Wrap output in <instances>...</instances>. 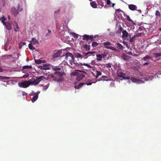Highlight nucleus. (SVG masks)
<instances>
[{
  "instance_id": "nucleus-1",
  "label": "nucleus",
  "mask_w": 161,
  "mask_h": 161,
  "mask_svg": "<svg viewBox=\"0 0 161 161\" xmlns=\"http://www.w3.org/2000/svg\"><path fill=\"white\" fill-rule=\"evenodd\" d=\"M65 59L67 61H69L70 64L72 65L73 63L75 64L74 63L75 58L71 53L69 52L67 53L65 55Z\"/></svg>"
},
{
  "instance_id": "nucleus-2",
  "label": "nucleus",
  "mask_w": 161,
  "mask_h": 161,
  "mask_svg": "<svg viewBox=\"0 0 161 161\" xmlns=\"http://www.w3.org/2000/svg\"><path fill=\"white\" fill-rule=\"evenodd\" d=\"M122 37L123 39L128 40L130 38L131 35L129 34L126 30L122 31Z\"/></svg>"
},
{
  "instance_id": "nucleus-3",
  "label": "nucleus",
  "mask_w": 161,
  "mask_h": 161,
  "mask_svg": "<svg viewBox=\"0 0 161 161\" xmlns=\"http://www.w3.org/2000/svg\"><path fill=\"white\" fill-rule=\"evenodd\" d=\"M19 86L20 87L26 88L29 86L31 85L30 80L24 81L22 82L20 84H19Z\"/></svg>"
},
{
  "instance_id": "nucleus-4",
  "label": "nucleus",
  "mask_w": 161,
  "mask_h": 161,
  "mask_svg": "<svg viewBox=\"0 0 161 161\" xmlns=\"http://www.w3.org/2000/svg\"><path fill=\"white\" fill-rule=\"evenodd\" d=\"M62 53V52L61 50H58L54 53L53 56V57L54 58L59 57L60 56Z\"/></svg>"
},
{
  "instance_id": "nucleus-5",
  "label": "nucleus",
  "mask_w": 161,
  "mask_h": 161,
  "mask_svg": "<svg viewBox=\"0 0 161 161\" xmlns=\"http://www.w3.org/2000/svg\"><path fill=\"white\" fill-rule=\"evenodd\" d=\"M155 14L156 16V19H158L159 21L161 19V14L158 10H156Z\"/></svg>"
},
{
  "instance_id": "nucleus-6",
  "label": "nucleus",
  "mask_w": 161,
  "mask_h": 161,
  "mask_svg": "<svg viewBox=\"0 0 161 161\" xmlns=\"http://www.w3.org/2000/svg\"><path fill=\"white\" fill-rule=\"evenodd\" d=\"M49 64H44L43 65L39 66L38 68L42 70H48L50 69L48 66L49 65Z\"/></svg>"
},
{
  "instance_id": "nucleus-7",
  "label": "nucleus",
  "mask_w": 161,
  "mask_h": 161,
  "mask_svg": "<svg viewBox=\"0 0 161 161\" xmlns=\"http://www.w3.org/2000/svg\"><path fill=\"white\" fill-rule=\"evenodd\" d=\"M6 28L8 30H10L11 29L12 25L9 21H7L6 22L5 25H4Z\"/></svg>"
},
{
  "instance_id": "nucleus-8",
  "label": "nucleus",
  "mask_w": 161,
  "mask_h": 161,
  "mask_svg": "<svg viewBox=\"0 0 161 161\" xmlns=\"http://www.w3.org/2000/svg\"><path fill=\"white\" fill-rule=\"evenodd\" d=\"M95 52H89L87 53H83V57L85 58H87L88 56H89L90 54H93Z\"/></svg>"
},
{
  "instance_id": "nucleus-9",
  "label": "nucleus",
  "mask_w": 161,
  "mask_h": 161,
  "mask_svg": "<svg viewBox=\"0 0 161 161\" xmlns=\"http://www.w3.org/2000/svg\"><path fill=\"white\" fill-rule=\"evenodd\" d=\"M85 75L83 73L78 75L76 78V80L78 81H80L85 76Z\"/></svg>"
},
{
  "instance_id": "nucleus-10",
  "label": "nucleus",
  "mask_w": 161,
  "mask_h": 161,
  "mask_svg": "<svg viewBox=\"0 0 161 161\" xmlns=\"http://www.w3.org/2000/svg\"><path fill=\"white\" fill-rule=\"evenodd\" d=\"M117 76L120 78H123L125 75V74L120 70L118 71L117 72Z\"/></svg>"
},
{
  "instance_id": "nucleus-11",
  "label": "nucleus",
  "mask_w": 161,
  "mask_h": 161,
  "mask_svg": "<svg viewBox=\"0 0 161 161\" xmlns=\"http://www.w3.org/2000/svg\"><path fill=\"white\" fill-rule=\"evenodd\" d=\"M11 12L14 16H16L18 14V11L16 10L15 8H13L11 9Z\"/></svg>"
},
{
  "instance_id": "nucleus-12",
  "label": "nucleus",
  "mask_w": 161,
  "mask_h": 161,
  "mask_svg": "<svg viewBox=\"0 0 161 161\" xmlns=\"http://www.w3.org/2000/svg\"><path fill=\"white\" fill-rule=\"evenodd\" d=\"M29 80L31 85L36 86L39 83V81L37 80L36 79L33 81H32L31 80Z\"/></svg>"
},
{
  "instance_id": "nucleus-13",
  "label": "nucleus",
  "mask_w": 161,
  "mask_h": 161,
  "mask_svg": "<svg viewBox=\"0 0 161 161\" xmlns=\"http://www.w3.org/2000/svg\"><path fill=\"white\" fill-rule=\"evenodd\" d=\"M34 95V96L31 99V101L33 103L35 102L38 98V93L36 94V93H34L33 95Z\"/></svg>"
},
{
  "instance_id": "nucleus-14",
  "label": "nucleus",
  "mask_w": 161,
  "mask_h": 161,
  "mask_svg": "<svg viewBox=\"0 0 161 161\" xmlns=\"http://www.w3.org/2000/svg\"><path fill=\"white\" fill-rule=\"evenodd\" d=\"M86 85V84L84 83H80L78 85H75L74 86L75 88L76 89H79L81 87L84 85Z\"/></svg>"
},
{
  "instance_id": "nucleus-15",
  "label": "nucleus",
  "mask_w": 161,
  "mask_h": 161,
  "mask_svg": "<svg viewBox=\"0 0 161 161\" xmlns=\"http://www.w3.org/2000/svg\"><path fill=\"white\" fill-rule=\"evenodd\" d=\"M128 7L132 11L136 10L137 8V6L134 4L129 5Z\"/></svg>"
},
{
  "instance_id": "nucleus-16",
  "label": "nucleus",
  "mask_w": 161,
  "mask_h": 161,
  "mask_svg": "<svg viewBox=\"0 0 161 161\" xmlns=\"http://www.w3.org/2000/svg\"><path fill=\"white\" fill-rule=\"evenodd\" d=\"M103 44L104 46L107 49V47H111L110 46H110L111 45V43L109 41H107L106 42H103Z\"/></svg>"
},
{
  "instance_id": "nucleus-17",
  "label": "nucleus",
  "mask_w": 161,
  "mask_h": 161,
  "mask_svg": "<svg viewBox=\"0 0 161 161\" xmlns=\"http://www.w3.org/2000/svg\"><path fill=\"white\" fill-rule=\"evenodd\" d=\"M54 81H56L57 82L61 83L62 81H64V79L63 77H60L59 78H57L54 79Z\"/></svg>"
},
{
  "instance_id": "nucleus-18",
  "label": "nucleus",
  "mask_w": 161,
  "mask_h": 161,
  "mask_svg": "<svg viewBox=\"0 0 161 161\" xmlns=\"http://www.w3.org/2000/svg\"><path fill=\"white\" fill-rule=\"evenodd\" d=\"M31 42L34 44H37L39 45V42H38L37 40L34 37L32 38Z\"/></svg>"
},
{
  "instance_id": "nucleus-19",
  "label": "nucleus",
  "mask_w": 161,
  "mask_h": 161,
  "mask_svg": "<svg viewBox=\"0 0 161 161\" xmlns=\"http://www.w3.org/2000/svg\"><path fill=\"white\" fill-rule=\"evenodd\" d=\"M64 72L59 71H56L54 72V74L59 76V77H62L64 75Z\"/></svg>"
},
{
  "instance_id": "nucleus-20",
  "label": "nucleus",
  "mask_w": 161,
  "mask_h": 161,
  "mask_svg": "<svg viewBox=\"0 0 161 161\" xmlns=\"http://www.w3.org/2000/svg\"><path fill=\"white\" fill-rule=\"evenodd\" d=\"M152 59V58L149 55H146L142 58V60L148 62V59Z\"/></svg>"
},
{
  "instance_id": "nucleus-21",
  "label": "nucleus",
  "mask_w": 161,
  "mask_h": 161,
  "mask_svg": "<svg viewBox=\"0 0 161 161\" xmlns=\"http://www.w3.org/2000/svg\"><path fill=\"white\" fill-rule=\"evenodd\" d=\"M14 24L15 25V26L14 29V31L16 32L19 31V26L18 23L16 22H14Z\"/></svg>"
},
{
  "instance_id": "nucleus-22",
  "label": "nucleus",
  "mask_w": 161,
  "mask_h": 161,
  "mask_svg": "<svg viewBox=\"0 0 161 161\" xmlns=\"http://www.w3.org/2000/svg\"><path fill=\"white\" fill-rule=\"evenodd\" d=\"M123 30H124L123 28H122L121 26H118V30L116 31V33L117 34H119L121 31L122 32Z\"/></svg>"
},
{
  "instance_id": "nucleus-23",
  "label": "nucleus",
  "mask_w": 161,
  "mask_h": 161,
  "mask_svg": "<svg viewBox=\"0 0 161 161\" xmlns=\"http://www.w3.org/2000/svg\"><path fill=\"white\" fill-rule=\"evenodd\" d=\"M117 48L120 50H122L123 49V47L122 45L119 42L116 44Z\"/></svg>"
},
{
  "instance_id": "nucleus-24",
  "label": "nucleus",
  "mask_w": 161,
  "mask_h": 161,
  "mask_svg": "<svg viewBox=\"0 0 161 161\" xmlns=\"http://www.w3.org/2000/svg\"><path fill=\"white\" fill-rule=\"evenodd\" d=\"M84 65L86 66H87L88 68H92V66H91L89 64H86V63H84L83 64L80 63V64H79L78 65L79 66H81V65Z\"/></svg>"
},
{
  "instance_id": "nucleus-25",
  "label": "nucleus",
  "mask_w": 161,
  "mask_h": 161,
  "mask_svg": "<svg viewBox=\"0 0 161 161\" xmlns=\"http://www.w3.org/2000/svg\"><path fill=\"white\" fill-rule=\"evenodd\" d=\"M96 57H97V60L98 61H101L102 60V57L101 54H97L96 55Z\"/></svg>"
},
{
  "instance_id": "nucleus-26",
  "label": "nucleus",
  "mask_w": 161,
  "mask_h": 161,
  "mask_svg": "<svg viewBox=\"0 0 161 161\" xmlns=\"http://www.w3.org/2000/svg\"><path fill=\"white\" fill-rule=\"evenodd\" d=\"M84 48L86 51H89L90 49V46L89 45H88L87 44H85L84 46Z\"/></svg>"
},
{
  "instance_id": "nucleus-27",
  "label": "nucleus",
  "mask_w": 161,
  "mask_h": 161,
  "mask_svg": "<svg viewBox=\"0 0 161 161\" xmlns=\"http://www.w3.org/2000/svg\"><path fill=\"white\" fill-rule=\"evenodd\" d=\"M91 6L93 8H95L97 7L96 3L94 2H92L90 3Z\"/></svg>"
},
{
  "instance_id": "nucleus-28",
  "label": "nucleus",
  "mask_w": 161,
  "mask_h": 161,
  "mask_svg": "<svg viewBox=\"0 0 161 161\" xmlns=\"http://www.w3.org/2000/svg\"><path fill=\"white\" fill-rule=\"evenodd\" d=\"M82 40H86V41H88L89 40V35L86 34L84 35Z\"/></svg>"
},
{
  "instance_id": "nucleus-29",
  "label": "nucleus",
  "mask_w": 161,
  "mask_h": 161,
  "mask_svg": "<svg viewBox=\"0 0 161 161\" xmlns=\"http://www.w3.org/2000/svg\"><path fill=\"white\" fill-rule=\"evenodd\" d=\"M32 67L31 65H25L23 67L22 69H31Z\"/></svg>"
},
{
  "instance_id": "nucleus-30",
  "label": "nucleus",
  "mask_w": 161,
  "mask_h": 161,
  "mask_svg": "<svg viewBox=\"0 0 161 161\" xmlns=\"http://www.w3.org/2000/svg\"><path fill=\"white\" fill-rule=\"evenodd\" d=\"M1 22L3 23V25H5L6 22H5V21L6 20V18H5L4 16H3L1 17Z\"/></svg>"
},
{
  "instance_id": "nucleus-31",
  "label": "nucleus",
  "mask_w": 161,
  "mask_h": 161,
  "mask_svg": "<svg viewBox=\"0 0 161 161\" xmlns=\"http://www.w3.org/2000/svg\"><path fill=\"white\" fill-rule=\"evenodd\" d=\"M26 43L25 42H20L19 45V48L21 49L22 46L26 45Z\"/></svg>"
},
{
  "instance_id": "nucleus-32",
  "label": "nucleus",
  "mask_w": 161,
  "mask_h": 161,
  "mask_svg": "<svg viewBox=\"0 0 161 161\" xmlns=\"http://www.w3.org/2000/svg\"><path fill=\"white\" fill-rule=\"evenodd\" d=\"M95 36H94L93 35H89V40L93 41L94 40V38H95Z\"/></svg>"
},
{
  "instance_id": "nucleus-33",
  "label": "nucleus",
  "mask_w": 161,
  "mask_h": 161,
  "mask_svg": "<svg viewBox=\"0 0 161 161\" xmlns=\"http://www.w3.org/2000/svg\"><path fill=\"white\" fill-rule=\"evenodd\" d=\"M28 46L29 48L31 50H33L35 49V48L32 45L31 43H30L29 44Z\"/></svg>"
},
{
  "instance_id": "nucleus-34",
  "label": "nucleus",
  "mask_w": 161,
  "mask_h": 161,
  "mask_svg": "<svg viewBox=\"0 0 161 161\" xmlns=\"http://www.w3.org/2000/svg\"><path fill=\"white\" fill-rule=\"evenodd\" d=\"M136 37V35H134L133 36L130 37V38L129 39V41L130 42H132L135 39V38Z\"/></svg>"
},
{
  "instance_id": "nucleus-35",
  "label": "nucleus",
  "mask_w": 161,
  "mask_h": 161,
  "mask_svg": "<svg viewBox=\"0 0 161 161\" xmlns=\"http://www.w3.org/2000/svg\"><path fill=\"white\" fill-rule=\"evenodd\" d=\"M10 79L9 77H6V76H0V79L1 80H8Z\"/></svg>"
},
{
  "instance_id": "nucleus-36",
  "label": "nucleus",
  "mask_w": 161,
  "mask_h": 161,
  "mask_svg": "<svg viewBox=\"0 0 161 161\" xmlns=\"http://www.w3.org/2000/svg\"><path fill=\"white\" fill-rule=\"evenodd\" d=\"M52 69L54 71L60 70L61 69V68L55 66H53L52 68Z\"/></svg>"
},
{
  "instance_id": "nucleus-37",
  "label": "nucleus",
  "mask_w": 161,
  "mask_h": 161,
  "mask_svg": "<svg viewBox=\"0 0 161 161\" xmlns=\"http://www.w3.org/2000/svg\"><path fill=\"white\" fill-rule=\"evenodd\" d=\"M107 49H109L111 50L114 51H118V50L116 48L112 47H107Z\"/></svg>"
},
{
  "instance_id": "nucleus-38",
  "label": "nucleus",
  "mask_w": 161,
  "mask_h": 161,
  "mask_svg": "<svg viewBox=\"0 0 161 161\" xmlns=\"http://www.w3.org/2000/svg\"><path fill=\"white\" fill-rule=\"evenodd\" d=\"M44 77L43 76H41L38 77H37L36 79L37 80L39 81V83L42 80V78Z\"/></svg>"
},
{
  "instance_id": "nucleus-39",
  "label": "nucleus",
  "mask_w": 161,
  "mask_h": 161,
  "mask_svg": "<svg viewBox=\"0 0 161 161\" xmlns=\"http://www.w3.org/2000/svg\"><path fill=\"white\" fill-rule=\"evenodd\" d=\"M98 45V43L96 42H93L92 43V46L93 47H95L97 46Z\"/></svg>"
},
{
  "instance_id": "nucleus-40",
  "label": "nucleus",
  "mask_w": 161,
  "mask_h": 161,
  "mask_svg": "<svg viewBox=\"0 0 161 161\" xmlns=\"http://www.w3.org/2000/svg\"><path fill=\"white\" fill-rule=\"evenodd\" d=\"M78 72L77 71L73 72L71 73V75L74 76L78 75Z\"/></svg>"
},
{
  "instance_id": "nucleus-41",
  "label": "nucleus",
  "mask_w": 161,
  "mask_h": 161,
  "mask_svg": "<svg viewBox=\"0 0 161 161\" xmlns=\"http://www.w3.org/2000/svg\"><path fill=\"white\" fill-rule=\"evenodd\" d=\"M108 55V53H106L104 52L103 54H101L102 57V58H104Z\"/></svg>"
},
{
  "instance_id": "nucleus-42",
  "label": "nucleus",
  "mask_w": 161,
  "mask_h": 161,
  "mask_svg": "<svg viewBox=\"0 0 161 161\" xmlns=\"http://www.w3.org/2000/svg\"><path fill=\"white\" fill-rule=\"evenodd\" d=\"M35 63L38 64H41L42 62V60L40 59H36L35 60Z\"/></svg>"
},
{
  "instance_id": "nucleus-43",
  "label": "nucleus",
  "mask_w": 161,
  "mask_h": 161,
  "mask_svg": "<svg viewBox=\"0 0 161 161\" xmlns=\"http://www.w3.org/2000/svg\"><path fill=\"white\" fill-rule=\"evenodd\" d=\"M131 81L134 82H135L138 81V80L136 78H132L131 79Z\"/></svg>"
},
{
  "instance_id": "nucleus-44",
  "label": "nucleus",
  "mask_w": 161,
  "mask_h": 161,
  "mask_svg": "<svg viewBox=\"0 0 161 161\" xmlns=\"http://www.w3.org/2000/svg\"><path fill=\"white\" fill-rule=\"evenodd\" d=\"M97 76L96 78H97L99 76L101 75H102V73L100 71H97Z\"/></svg>"
},
{
  "instance_id": "nucleus-45",
  "label": "nucleus",
  "mask_w": 161,
  "mask_h": 161,
  "mask_svg": "<svg viewBox=\"0 0 161 161\" xmlns=\"http://www.w3.org/2000/svg\"><path fill=\"white\" fill-rule=\"evenodd\" d=\"M51 33V31L50 30H48V32L46 34V36H49Z\"/></svg>"
},
{
  "instance_id": "nucleus-46",
  "label": "nucleus",
  "mask_w": 161,
  "mask_h": 161,
  "mask_svg": "<svg viewBox=\"0 0 161 161\" xmlns=\"http://www.w3.org/2000/svg\"><path fill=\"white\" fill-rule=\"evenodd\" d=\"M49 84L48 83L44 87L43 89L44 90H47Z\"/></svg>"
},
{
  "instance_id": "nucleus-47",
  "label": "nucleus",
  "mask_w": 161,
  "mask_h": 161,
  "mask_svg": "<svg viewBox=\"0 0 161 161\" xmlns=\"http://www.w3.org/2000/svg\"><path fill=\"white\" fill-rule=\"evenodd\" d=\"M109 35L111 36H114L115 35V33L114 32H110L109 33Z\"/></svg>"
},
{
  "instance_id": "nucleus-48",
  "label": "nucleus",
  "mask_w": 161,
  "mask_h": 161,
  "mask_svg": "<svg viewBox=\"0 0 161 161\" xmlns=\"http://www.w3.org/2000/svg\"><path fill=\"white\" fill-rule=\"evenodd\" d=\"M76 55L78 58H81L82 56V55L79 53H76Z\"/></svg>"
},
{
  "instance_id": "nucleus-49",
  "label": "nucleus",
  "mask_w": 161,
  "mask_h": 161,
  "mask_svg": "<svg viewBox=\"0 0 161 161\" xmlns=\"http://www.w3.org/2000/svg\"><path fill=\"white\" fill-rule=\"evenodd\" d=\"M51 78L53 79V80L54 81V79L56 78V77L53 74H51L50 75Z\"/></svg>"
},
{
  "instance_id": "nucleus-50",
  "label": "nucleus",
  "mask_w": 161,
  "mask_h": 161,
  "mask_svg": "<svg viewBox=\"0 0 161 161\" xmlns=\"http://www.w3.org/2000/svg\"><path fill=\"white\" fill-rule=\"evenodd\" d=\"M155 55L156 57H158L161 56V54L159 53H155Z\"/></svg>"
},
{
  "instance_id": "nucleus-51",
  "label": "nucleus",
  "mask_w": 161,
  "mask_h": 161,
  "mask_svg": "<svg viewBox=\"0 0 161 161\" xmlns=\"http://www.w3.org/2000/svg\"><path fill=\"white\" fill-rule=\"evenodd\" d=\"M106 67L108 68H111V65L109 63H108L106 65Z\"/></svg>"
},
{
  "instance_id": "nucleus-52",
  "label": "nucleus",
  "mask_w": 161,
  "mask_h": 161,
  "mask_svg": "<svg viewBox=\"0 0 161 161\" xmlns=\"http://www.w3.org/2000/svg\"><path fill=\"white\" fill-rule=\"evenodd\" d=\"M107 3L108 5H109L111 4V1L110 0H107Z\"/></svg>"
},
{
  "instance_id": "nucleus-53",
  "label": "nucleus",
  "mask_w": 161,
  "mask_h": 161,
  "mask_svg": "<svg viewBox=\"0 0 161 161\" xmlns=\"http://www.w3.org/2000/svg\"><path fill=\"white\" fill-rule=\"evenodd\" d=\"M129 22H131L133 25H136V23L132 19H131L130 21Z\"/></svg>"
},
{
  "instance_id": "nucleus-54",
  "label": "nucleus",
  "mask_w": 161,
  "mask_h": 161,
  "mask_svg": "<svg viewBox=\"0 0 161 161\" xmlns=\"http://www.w3.org/2000/svg\"><path fill=\"white\" fill-rule=\"evenodd\" d=\"M129 22H131L133 25H136V23L132 19H131L130 21Z\"/></svg>"
},
{
  "instance_id": "nucleus-55",
  "label": "nucleus",
  "mask_w": 161,
  "mask_h": 161,
  "mask_svg": "<svg viewBox=\"0 0 161 161\" xmlns=\"http://www.w3.org/2000/svg\"><path fill=\"white\" fill-rule=\"evenodd\" d=\"M123 58L125 60H127L128 59V58L127 56H123Z\"/></svg>"
},
{
  "instance_id": "nucleus-56",
  "label": "nucleus",
  "mask_w": 161,
  "mask_h": 161,
  "mask_svg": "<svg viewBox=\"0 0 161 161\" xmlns=\"http://www.w3.org/2000/svg\"><path fill=\"white\" fill-rule=\"evenodd\" d=\"M142 28H141V27H139L138 28V30H137V31H142Z\"/></svg>"
},
{
  "instance_id": "nucleus-57",
  "label": "nucleus",
  "mask_w": 161,
  "mask_h": 161,
  "mask_svg": "<svg viewBox=\"0 0 161 161\" xmlns=\"http://www.w3.org/2000/svg\"><path fill=\"white\" fill-rule=\"evenodd\" d=\"M127 19L128 21H130L131 19L129 16H127Z\"/></svg>"
},
{
  "instance_id": "nucleus-58",
  "label": "nucleus",
  "mask_w": 161,
  "mask_h": 161,
  "mask_svg": "<svg viewBox=\"0 0 161 161\" xmlns=\"http://www.w3.org/2000/svg\"><path fill=\"white\" fill-rule=\"evenodd\" d=\"M86 84L87 85H91L92 84V83L91 82H89L87 83Z\"/></svg>"
},
{
  "instance_id": "nucleus-59",
  "label": "nucleus",
  "mask_w": 161,
  "mask_h": 161,
  "mask_svg": "<svg viewBox=\"0 0 161 161\" xmlns=\"http://www.w3.org/2000/svg\"><path fill=\"white\" fill-rule=\"evenodd\" d=\"M102 79H103V80H105V78H107V77L105 76H103L102 77Z\"/></svg>"
},
{
  "instance_id": "nucleus-60",
  "label": "nucleus",
  "mask_w": 161,
  "mask_h": 161,
  "mask_svg": "<svg viewBox=\"0 0 161 161\" xmlns=\"http://www.w3.org/2000/svg\"><path fill=\"white\" fill-rule=\"evenodd\" d=\"M74 37H75L76 38H77L78 37V35L77 34H75L74 35Z\"/></svg>"
},
{
  "instance_id": "nucleus-61",
  "label": "nucleus",
  "mask_w": 161,
  "mask_h": 161,
  "mask_svg": "<svg viewBox=\"0 0 161 161\" xmlns=\"http://www.w3.org/2000/svg\"><path fill=\"white\" fill-rule=\"evenodd\" d=\"M123 79H129L130 78H129V77H125V76L124 77H123Z\"/></svg>"
},
{
  "instance_id": "nucleus-62",
  "label": "nucleus",
  "mask_w": 161,
  "mask_h": 161,
  "mask_svg": "<svg viewBox=\"0 0 161 161\" xmlns=\"http://www.w3.org/2000/svg\"><path fill=\"white\" fill-rule=\"evenodd\" d=\"M148 64V62H147L146 63H145L143 64V65H147Z\"/></svg>"
},
{
  "instance_id": "nucleus-63",
  "label": "nucleus",
  "mask_w": 161,
  "mask_h": 161,
  "mask_svg": "<svg viewBox=\"0 0 161 161\" xmlns=\"http://www.w3.org/2000/svg\"><path fill=\"white\" fill-rule=\"evenodd\" d=\"M22 95L23 96L26 95H27V93L25 92H23Z\"/></svg>"
},
{
  "instance_id": "nucleus-64",
  "label": "nucleus",
  "mask_w": 161,
  "mask_h": 161,
  "mask_svg": "<svg viewBox=\"0 0 161 161\" xmlns=\"http://www.w3.org/2000/svg\"><path fill=\"white\" fill-rule=\"evenodd\" d=\"M121 10L120 9H117L116 10V11H115L116 12H121Z\"/></svg>"
}]
</instances>
